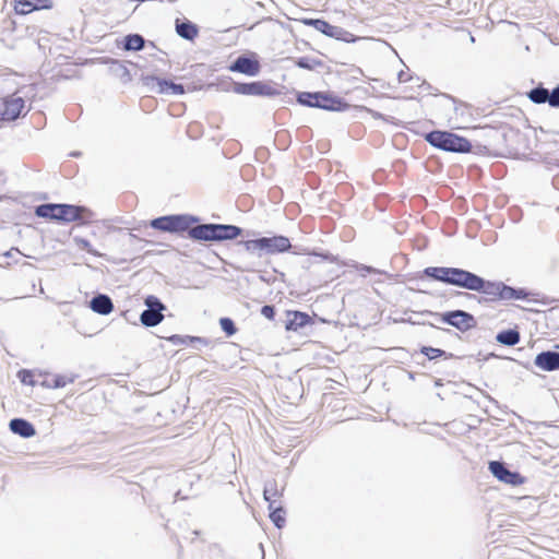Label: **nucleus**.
I'll return each mask as SVG.
<instances>
[{
    "label": "nucleus",
    "mask_w": 559,
    "mask_h": 559,
    "mask_svg": "<svg viewBox=\"0 0 559 559\" xmlns=\"http://www.w3.org/2000/svg\"><path fill=\"white\" fill-rule=\"evenodd\" d=\"M421 277L486 295L489 301L527 300L538 295L523 287L509 286L501 281L486 280L461 267L427 266L423 270Z\"/></svg>",
    "instance_id": "nucleus-1"
},
{
    "label": "nucleus",
    "mask_w": 559,
    "mask_h": 559,
    "mask_svg": "<svg viewBox=\"0 0 559 559\" xmlns=\"http://www.w3.org/2000/svg\"><path fill=\"white\" fill-rule=\"evenodd\" d=\"M153 229L175 235L187 234L195 242H221V239L237 234L238 229L224 227L218 223L200 224V217L192 214H169L151 219Z\"/></svg>",
    "instance_id": "nucleus-2"
},
{
    "label": "nucleus",
    "mask_w": 559,
    "mask_h": 559,
    "mask_svg": "<svg viewBox=\"0 0 559 559\" xmlns=\"http://www.w3.org/2000/svg\"><path fill=\"white\" fill-rule=\"evenodd\" d=\"M224 227L238 229L237 234H231L222 241L242 239L237 241V246H242L245 250L253 257L274 255L292 250V243L288 237L284 235H273L271 237L260 236V233L253 229H243L233 224H222Z\"/></svg>",
    "instance_id": "nucleus-3"
},
{
    "label": "nucleus",
    "mask_w": 559,
    "mask_h": 559,
    "mask_svg": "<svg viewBox=\"0 0 559 559\" xmlns=\"http://www.w3.org/2000/svg\"><path fill=\"white\" fill-rule=\"evenodd\" d=\"M296 100L299 105L305 107L334 112H343L350 107L343 97L330 91L296 92Z\"/></svg>",
    "instance_id": "nucleus-4"
},
{
    "label": "nucleus",
    "mask_w": 559,
    "mask_h": 559,
    "mask_svg": "<svg viewBox=\"0 0 559 559\" xmlns=\"http://www.w3.org/2000/svg\"><path fill=\"white\" fill-rule=\"evenodd\" d=\"M424 140L431 146L450 153H468L472 151L471 141L448 130H432L425 133Z\"/></svg>",
    "instance_id": "nucleus-5"
},
{
    "label": "nucleus",
    "mask_w": 559,
    "mask_h": 559,
    "mask_svg": "<svg viewBox=\"0 0 559 559\" xmlns=\"http://www.w3.org/2000/svg\"><path fill=\"white\" fill-rule=\"evenodd\" d=\"M419 314L432 317L436 320L456 329L461 333H465L477 326L476 318L472 313L461 309L444 312L423 310Z\"/></svg>",
    "instance_id": "nucleus-6"
},
{
    "label": "nucleus",
    "mask_w": 559,
    "mask_h": 559,
    "mask_svg": "<svg viewBox=\"0 0 559 559\" xmlns=\"http://www.w3.org/2000/svg\"><path fill=\"white\" fill-rule=\"evenodd\" d=\"M146 307L140 314V322L145 328H154L158 325L165 318L164 311L167 307L155 295H147L144 298Z\"/></svg>",
    "instance_id": "nucleus-7"
},
{
    "label": "nucleus",
    "mask_w": 559,
    "mask_h": 559,
    "mask_svg": "<svg viewBox=\"0 0 559 559\" xmlns=\"http://www.w3.org/2000/svg\"><path fill=\"white\" fill-rule=\"evenodd\" d=\"M227 69L230 72L245 74L247 76H257L260 74L262 66L257 52L247 50L235 58Z\"/></svg>",
    "instance_id": "nucleus-8"
},
{
    "label": "nucleus",
    "mask_w": 559,
    "mask_h": 559,
    "mask_svg": "<svg viewBox=\"0 0 559 559\" xmlns=\"http://www.w3.org/2000/svg\"><path fill=\"white\" fill-rule=\"evenodd\" d=\"M233 92L246 96L275 97L281 95V91L265 81L233 82Z\"/></svg>",
    "instance_id": "nucleus-9"
},
{
    "label": "nucleus",
    "mask_w": 559,
    "mask_h": 559,
    "mask_svg": "<svg viewBox=\"0 0 559 559\" xmlns=\"http://www.w3.org/2000/svg\"><path fill=\"white\" fill-rule=\"evenodd\" d=\"M488 469L499 481L507 485L519 486L525 483V477L518 471H511L503 461H490Z\"/></svg>",
    "instance_id": "nucleus-10"
},
{
    "label": "nucleus",
    "mask_w": 559,
    "mask_h": 559,
    "mask_svg": "<svg viewBox=\"0 0 559 559\" xmlns=\"http://www.w3.org/2000/svg\"><path fill=\"white\" fill-rule=\"evenodd\" d=\"M92 212L81 205L58 203L57 219L58 223L87 222Z\"/></svg>",
    "instance_id": "nucleus-11"
},
{
    "label": "nucleus",
    "mask_w": 559,
    "mask_h": 559,
    "mask_svg": "<svg viewBox=\"0 0 559 559\" xmlns=\"http://www.w3.org/2000/svg\"><path fill=\"white\" fill-rule=\"evenodd\" d=\"M526 95L534 104H548L551 108H559V84L552 90H548L540 83L528 91Z\"/></svg>",
    "instance_id": "nucleus-12"
},
{
    "label": "nucleus",
    "mask_w": 559,
    "mask_h": 559,
    "mask_svg": "<svg viewBox=\"0 0 559 559\" xmlns=\"http://www.w3.org/2000/svg\"><path fill=\"white\" fill-rule=\"evenodd\" d=\"M25 108V100L22 97L4 99L0 106V121H14L21 117Z\"/></svg>",
    "instance_id": "nucleus-13"
},
{
    "label": "nucleus",
    "mask_w": 559,
    "mask_h": 559,
    "mask_svg": "<svg viewBox=\"0 0 559 559\" xmlns=\"http://www.w3.org/2000/svg\"><path fill=\"white\" fill-rule=\"evenodd\" d=\"M534 366L545 372L559 370V352L546 349L538 353L534 358Z\"/></svg>",
    "instance_id": "nucleus-14"
},
{
    "label": "nucleus",
    "mask_w": 559,
    "mask_h": 559,
    "mask_svg": "<svg viewBox=\"0 0 559 559\" xmlns=\"http://www.w3.org/2000/svg\"><path fill=\"white\" fill-rule=\"evenodd\" d=\"M103 63L108 66L109 73L112 76L119 79L123 85L132 81V75L129 69L127 68V63L134 64L133 62L106 57L103 59Z\"/></svg>",
    "instance_id": "nucleus-15"
},
{
    "label": "nucleus",
    "mask_w": 559,
    "mask_h": 559,
    "mask_svg": "<svg viewBox=\"0 0 559 559\" xmlns=\"http://www.w3.org/2000/svg\"><path fill=\"white\" fill-rule=\"evenodd\" d=\"M312 323L313 320L307 312L298 310L286 311L285 329L287 331L297 332Z\"/></svg>",
    "instance_id": "nucleus-16"
},
{
    "label": "nucleus",
    "mask_w": 559,
    "mask_h": 559,
    "mask_svg": "<svg viewBox=\"0 0 559 559\" xmlns=\"http://www.w3.org/2000/svg\"><path fill=\"white\" fill-rule=\"evenodd\" d=\"M16 14L26 15L38 10H49L53 7L52 0H13Z\"/></svg>",
    "instance_id": "nucleus-17"
},
{
    "label": "nucleus",
    "mask_w": 559,
    "mask_h": 559,
    "mask_svg": "<svg viewBox=\"0 0 559 559\" xmlns=\"http://www.w3.org/2000/svg\"><path fill=\"white\" fill-rule=\"evenodd\" d=\"M88 307L97 314L108 316L114 310V302L107 294L97 293L88 301Z\"/></svg>",
    "instance_id": "nucleus-18"
},
{
    "label": "nucleus",
    "mask_w": 559,
    "mask_h": 559,
    "mask_svg": "<svg viewBox=\"0 0 559 559\" xmlns=\"http://www.w3.org/2000/svg\"><path fill=\"white\" fill-rule=\"evenodd\" d=\"M418 354H421L423 356H425V359L423 361H417V364L423 367H426V360L431 361V360H436L438 358H443V359L457 358L452 353L445 352L444 349H441L438 347H432V346H427V345L420 346L419 352L414 353L413 357H416Z\"/></svg>",
    "instance_id": "nucleus-19"
},
{
    "label": "nucleus",
    "mask_w": 559,
    "mask_h": 559,
    "mask_svg": "<svg viewBox=\"0 0 559 559\" xmlns=\"http://www.w3.org/2000/svg\"><path fill=\"white\" fill-rule=\"evenodd\" d=\"M321 34L344 41V43H356L360 38L341 26L332 25L328 21L324 24Z\"/></svg>",
    "instance_id": "nucleus-20"
},
{
    "label": "nucleus",
    "mask_w": 559,
    "mask_h": 559,
    "mask_svg": "<svg viewBox=\"0 0 559 559\" xmlns=\"http://www.w3.org/2000/svg\"><path fill=\"white\" fill-rule=\"evenodd\" d=\"M10 430L22 438H32L36 435L35 426L27 419L15 417L9 423Z\"/></svg>",
    "instance_id": "nucleus-21"
},
{
    "label": "nucleus",
    "mask_w": 559,
    "mask_h": 559,
    "mask_svg": "<svg viewBox=\"0 0 559 559\" xmlns=\"http://www.w3.org/2000/svg\"><path fill=\"white\" fill-rule=\"evenodd\" d=\"M175 28L178 36L189 41H193L199 34L198 25L188 19H176Z\"/></svg>",
    "instance_id": "nucleus-22"
},
{
    "label": "nucleus",
    "mask_w": 559,
    "mask_h": 559,
    "mask_svg": "<svg viewBox=\"0 0 559 559\" xmlns=\"http://www.w3.org/2000/svg\"><path fill=\"white\" fill-rule=\"evenodd\" d=\"M146 39L138 33H130L122 37L118 47L124 51H141L145 48Z\"/></svg>",
    "instance_id": "nucleus-23"
},
{
    "label": "nucleus",
    "mask_w": 559,
    "mask_h": 559,
    "mask_svg": "<svg viewBox=\"0 0 559 559\" xmlns=\"http://www.w3.org/2000/svg\"><path fill=\"white\" fill-rule=\"evenodd\" d=\"M292 249H293L294 254L319 257L322 260H325V261H329L332 263L337 261V257L332 254L329 251L309 249L308 247H304V246H292Z\"/></svg>",
    "instance_id": "nucleus-24"
},
{
    "label": "nucleus",
    "mask_w": 559,
    "mask_h": 559,
    "mask_svg": "<svg viewBox=\"0 0 559 559\" xmlns=\"http://www.w3.org/2000/svg\"><path fill=\"white\" fill-rule=\"evenodd\" d=\"M169 343L173 345H189L194 346V342H199V344L203 346H207L210 344V341L205 337L201 336H191V335H179V334H173L169 337L166 338Z\"/></svg>",
    "instance_id": "nucleus-25"
},
{
    "label": "nucleus",
    "mask_w": 559,
    "mask_h": 559,
    "mask_svg": "<svg viewBox=\"0 0 559 559\" xmlns=\"http://www.w3.org/2000/svg\"><path fill=\"white\" fill-rule=\"evenodd\" d=\"M157 93L182 95L186 93V88H185L183 84L175 83L171 80L159 78Z\"/></svg>",
    "instance_id": "nucleus-26"
},
{
    "label": "nucleus",
    "mask_w": 559,
    "mask_h": 559,
    "mask_svg": "<svg viewBox=\"0 0 559 559\" xmlns=\"http://www.w3.org/2000/svg\"><path fill=\"white\" fill-rule=\"evenodd\" d=\"M520 340L521 335L516 328L501 330L496 335V341L506 346H514Z\"/></svg>",
    "instance_id": "nucleus-27"
},
{
    "label": "nucleus",
    "mask_w": 559,
    "mask_h": 559,
    "mask_svg": "<svg viewBox=\"0 0 559 559\" xmlns=\"http://www.w3.org/2000/svg\"><path fill=\"white\" fill-rule=\"evenodd\" d=\"M57 209H58V203H43V204L35 206L34 214L40 218L56 221L57 219Z\"/></svg>",
    "instance_id": "nucleus-28"
},
{
    "label": "nucleus",
    "mask_w": 559,
    "mask_h": 559,
    "mask_svg": "<svg viewBox=\"0 0 559 559\" xmlns=\"http://www.w3.org/2000/svg\"><path fill=\"white\" fill-rule=\"evenodd\" d=\"M294 64L300 69L305 70H316L317 68H322L324 66L323 61L310 57H298L293 59Z\"/></svg>",
    "instance_id": "nucleus-29"
},
{
    "label": "nucleus",
    "mask_w": 559,
    "mask_h": 559,
    "mask_svg": "<svg viewBox=\"0 0 559 559\" xmlns=\"http://www.w3.org/2000/svg\"><path fill=\"white\" fill-rule=\"evenodd\" d=\"M282 493L277 489V484L275 479L265 481L263 488V497L265 501L276 499V497H280Z\"/></svg>",
    "instance_id": "nucleus-30"
},
{
    "label": "nucleus",
    "mask_w": 559,
    "mask_h": 559,
    "mask_svg": "<svg viewBox=\"0 0 559 559\" xmlns=\"http://www.w3.org/2000/svg\"><path fill=\"white\" fill-rule=\"evenodd\" d=\"M285 514H286V511H285L284 507L282 506L281 508H277L276 511H273V513H269V518L272 521V523L274 524V526L276 528L281 530L285 526V523H286Z\"/></svg>",
    "instance_id": "nucleus-31"
},
{
    "label": "nucleus",
    "mask_w": 559,
    "mask_h": 559,
    "mask_svg": "<svg viewBox=\"0 0 559 559\" xmlns=\"http://www.w3.org/2000/svg\"><path fill=\"white\" fill-rule=\"evenodd\" d=\"M219 326L226 336L230 337L238 331L235 321L229 317H223L219 319Z\"/></svg>",
    "instance_id": "nucleus-32"
},
{
    "label": "nucleus",
    "mask_w": 559,
    "mask_h": 559,
    "mask_svg": "<svg viewBox=\"0 0 559 559\" xmlns=\"http://www.w3.org/2000/svg\"><path fill=\"white\" fill-rule=\"evenodd\" d=\"M34 377H35L34 371L29 370V369H21L17 372L19 380L21 381V383H23L25 385H31V386L36 385L37 382L35 381Z\"/></svg>",
    "instance_id": "nucleus-33"
},
{
    "label": "nucleus",
    "mask_w": 559,
    "mask_h": 559,
    "mask_svg": "<svg viewBox=\"0 0 559 559\" xmlns=\"http://www.w3.org/2000/svg\"><path fill=\"white\" fill-rule=\"evenodd\" d=\"M297 21L306 26L313 27L314 29H317L320 33L322 32V28H323L324 24L326 23V20H324V19H312V17H302Z\"/></svg>",
    "instance_id": "nucleus-34"
},
{
    "label": "nucleus",
    "mask_w": 559,
    "mask_h": 559,
    "mask_svg": "<svg viewBox=\"0 0 559 559\" xmlns=\"http://www.w3.org/2000/svg\"><path fill=\"white\" fill-rule=\"evenodd\" d=\"M75 380V376H72L70 378H67L62 374H56L52 379V389H60L66 386L68 383H73Z\"/></svg>",
    "instance_id": "nucleus-35"
},
{
    "label": "nucleus",
    "mask_w": 559,
    "mask_h": 559,
    "mask_svg": "<svg viewBox=\"0 0 559 559\" xmlns=\"http://www.w3.org/2000/svg\"><path fill=\"white\" fill-rule=\"evenodd\" d=\"M260 313L267 320L272 321L276 316V308L274 305H264L262 306Z\"/></svg>",
    "instance_id": "nucleus-36"
},
{
    "label": "nucleus",
    "mask_w": 559,
    "mask_h": 559,
    "mask_svg": "<svg viewBox=\"0 0 559 559\" xmlns=\"http://www.w3.org/2000/svg\"><path fill=\"white\" fill-rule=\"evenodd\" d=\"M356 270L358 272H360L362 275H366V274H382V271L371 266V265H366V264H358L356 266Z\"/></svg>",
    "instance_id": "nucleus-37"
},
{
    "label": "nucleus",
    "mask_w": 559,
    "mask_h": 559,
    "mask_svg": "<svg viewBox=\"0 0 559 559\" xmlns=\"http://www.w3.org/2000/svg\"><path fill=\"white\" fill-rule=\"evenodd\" d=\"M75 241L81 249L87 251L88 253L96 254V252L92 248L90 240L85 238H75Z\"/></svg>",
    "instance_id": "nucleus-38"
},
{
    "label": "nucleus",
    "mask_w": 559,
    "mask_h": 559,
    "mask_svg": "<svg viewBox=\"0 0 559 559\" xmlns=\"http://www.w3.org/2000/svg\"><path fill=\"white\" fill-rule=\"evenodd\" d=\"M158 80H159V78L154 74H147V75L142 74L141 75L142 84L147 87H150L154 83H156L158 85Z\"/></svg>",
    "instance_id": "nucleus-39"
},
{
    "label": "nucleus",
    "mask_w": 559,
    "mask_h": 559,
    "mask_svg": "<svg viewBox=\"0 0 559 559\" xmlns=\"http://www.w3.org/2000/svg\"><path fill=\"white\" fill-rule=\"evenodd\" d=\"M266 502L269 503V506H267L269 513H273V511H276L277 508L282 507V503L277 502L276 499L267 500Z\"/></svg>",
    "instance_id": "nucleus-40"
},
{
    "label": "nucleus",
    "mask_w": 559,
    "mask_h": 559,
    "mask_svg": "<svg viewBox=\"0 0 559 559\" xmlns=\"http://www.w3.org/2000/svg\"><path fill=\"white\" fill-rule=\"evenodd\" d=\"M397 80H399L400 83H405V82H407L409 80V78H408V74L405 71L401 70L397 73Z\"/></svg>",
    "instance_id": "nucleus-41"
},
{
    "label": "nucleus",
    "mask_w": 559,
    "mask_h": 559,
    "mask_svg": "<svg viewBox=\"0 0 559 559\" xmlns=\"http://www.w3.org/2000/svg\"><path fill=\"white\" fill-rule=\"evenodd\" d=\"M368 111H369V112L371 114V116H372L373 118H376V119H383V120H385V121H389V119H388V118H385V117H384V115H383V114H381V112H378V111L372 110V109H368Z\"/></svg>",
    "instance_id": "nucleus-42"
},
{
    "label": "nucleus",
    "mask_w": 559,
    "mask_h": 559,
    "mask_svg": "<svg viewBox=\"0 0 559 559\" xmlns=\"http://www.w3.org/2000/svg\"><path fill=\"white\" fill-rule=\"evenodd\" d=\"M467 107H468V106H467V104H464V103H461V102H460V107H459V106H455V107H454V111H455L456 114L464 115V110H463V108H467Z\"/></svg>",
    "instance_id": "nucleus-43"
},
{
    "label": "nucleus",
    "mask_w": 559,
    "mask_h": 559,
    "mask_svg": "<svg viewBox=\"0 0 559 559\" xmlns=\"http://www.w3.org/2000/svg\"><path fill=\"white\" fill-rule=\"evenodd\" d=\"M455 295H457V296H466L468 298H476V295H473V294H469V293H466V292H455Z\"/></svg>",
    "instance_id": "nucleus-44"
},
{
    "label": "nucleus",
    "mask_w": 559,
    "mask_h": 559,
    "mask_svg": "<svg viewBox=\"0 0 559 559\" xmlns=\"http://www.w3.org/2000/svg\"><path fill=\"white\" fill-rule=\"evenodd\" d=\"M14 250H15L16 252H19V253H20L19 249H16V248H11V249H10L9 251H7L3 255H4L5 258H11V257H12V252H13Z\"/></svg>",
    "instance_id": "nucleus-45"
},
{
    "label": "nucleus",
    "mask_w": 559,
    "mask_h": 559,
    "mask_svg": "<svg viewBox=\"0 0 559 559\" xmlns=\"http://www.w3.org/2000/svg\"><path fill=\"white\" fill-rule=\"evenodd\" d=\"M51 384H52V381H51V382H49L48 380H44V381L40 383V385H41V386H44V388H48V389H52Z\"/></svg>",
    "instance_id": "nucleus-46"
},
{
    "label": "nucleus",
    "mask_w": 559,
    "mask_h": 559,
    "mask_svg": "<svg viewBox=\"0 0 559 559\" xmlns=\"http://www.w3.org/2000/svg\"><path fill=\"white\" fill-rule=\"evenodd\" d=\"M419 324H423V325H429V326H431V328H436V329H438V326H437V325H435V324H433V323H431V322H425V321H423V322H419Z\"/></svg>",
    "instance_id": "nucleus-47"
},
{
    "label": "nucleus",
    "mask_w": 559,
    "mask_h": 559,
    "mask_svg": "<svg viewBox=\"0 0 559 559\" xmlns=\"http://www.w3.org/2000/svg\"><path fill=\"white\" fill-rule=\"evenodd\" d=\"M444 96L450 98L454 104L459 103L456 98L452 97L451 95L444 94Z\"/></svg>",
    "instance_id": "nucleus-48"
},
{
    "label": "nucleus",
    "mask_w": 559,
    "mask_h": 559,
    "mask_svg": "<svg viewBox=\"0 0 559 559\" xmlns=\"http://www.w3.org/2000/svg\"><path fill=\"white\" fill-rule=\"evenodd\" d=\"M200 346H202V345H201V344H199V342H194V346H193L194 348L200 349Z\"/></svg>",
    "instance_id": "nucleus-49"
},
{
    "label": "nucleus",
    "mask_w": 559,
    "mask_h": 559,
    "mask_svg": "<svg viewBox=\"0 0 559 559\" xmlns=\"http://www.w3.org/2000/svg\"><path fill=\"white\" fill-rule=\"evenodd\" d=\"M552 350H557V352H559V344H555V345H554V349H552Z\"/></svg>",
    "instance_id": "nucleus-50"
},
{
    "label": "nucleus",
    "mask_w": 559,
    "mask_h": 559,
    "mask_svg": "<svg viewBox=\"0 0 559 559\" xmlns=\"http://www.w3.org/2000/svg\"><path fill=\"white\" fill-rule=\"evenodd\" d=\"M80 154H81L80 152H73V153H71V156H75V157H76V156H79Z\"/></svg>",
    "instance_id": "nucleus-51"
},
{
    "label": "nucleus",
    "mask_w": 559,
    "mask_h": 559,
    "mask_svg": "<svg viewBox=\"0 0 559 559\" xmlns=\"http://www.w3.org/2000/svg\"><path fill=\"white\" fill-rule=\"evenodd\" d=\"M443 331L448 332V333H451V330L450 329H442Z\"/></svg>",
    "instance_id": "nucleus-52"
},
{
    "label": "nucleus",
    "mask_w": 559,
    "mask_h": 559,
    "mask_svg": "<svg viewBox=\"0 0 559 559\" xmlns=\"http://www.w3.org/2000/svg\"><path fill=\"white\" fill-rule=\"evenodd\" d=\"M409 378L414 379V373L413 372H409Z\"/></svg>",
    "instance_id": "nucleus-53"
},
{
    "label": "nucleus",
    "mask_w": 559,
    "mask_h": 559,
    "mask_svg": "<svg viewBox=\"0 0 559 559\" xmlns=\"http://www.w3.org/2000/svg\"><path fill=\"white\" fill-rule=\"evenodd\" d=\"M436 385H437V386H438V385H441L440 380L436 381Z\"/></svg>",
    "instance_id": "nucleus-54"
},
{
    "label": "nucleus",
    "mask_w": 559,
    "mask_h": 559,
    "mask_svg": "<svg viewBox=\"0 0 559 559\" xmlns=\"http://www.w3.org/2000/svg\"><path fill=\"white\" fill-rule=\"evenodd\" d=\"M558 166H559V164H558Z\"/></svg>",
    "instance_id": "nucleus-55"
}]
</instances>
